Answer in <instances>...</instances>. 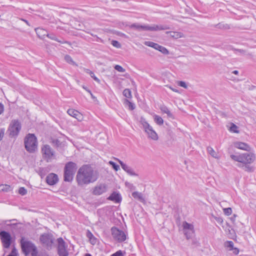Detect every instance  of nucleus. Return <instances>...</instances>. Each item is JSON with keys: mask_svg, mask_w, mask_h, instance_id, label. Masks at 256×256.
<instances>
[{"mask_svg": "<svg viewBox=\"0 0 256 256\" xmlns=\"http://www.w3.org/2000/svg\"><path fill=\"white\" fill-rule=\"evenodd\" d=\"M98 178V173L90 164H84L80 167L76 178L78 185L80 186L93 183Z\"/></svg>", "mask_w": 256, "mask_h": 256, "instance_id": "f257e3e1", "label": "nucleus"}, {"mask_svg": "<svg viewBox=\"0 0 256 256\" xmlns=\"http://www.w3.org/2000/svg\"><path fill=\"white\" fill-rule=\"evenodd\" d=\"M130 27L132 28L137 30L138 31H159L168 30L169 28L166 25L155 24H152V25H140L138 24H131Z\"/></svg>", "mask_w": 256, "mask_h": 256, "instance_id": "f03ea898", "label": "nucleus"}, {"mask_svg": "<svg viewBox=\"0 0 256 256\" xmlns=\"http://www.w3.org/2000/svg\"><path fill=\"white\" fill-rule=\"evenodd\" d=\"M24 147L30 152H34L38 149L37 138L34 134H28L24 140Z\"/></svg>", "mask_w": 256, "mask_h": 256, "instance_id": "7ed1b4c3", "label": "nucleus"}, {"mask_svg": "<svg viewBox=\"0 0 256 256\" xmlns=\"http://www.w3.org/2000/svg\"><path fill=\"white\" fill-rule=\"evenodd\" d=\"M140 122L142 125V128L148 138L154 140H157L158 139L157 133L154 130L152 126H150L144 118H141Z\"/></svg>", "mask_w": 256, "mask_h": 256, "instance_id": "20e7f679", "label": "nucleus"}, {"mask_svg": "<svg viewBox=\"0 0 256 256\" xmlns=\"http://www.w3.org/2000/svg\"><path fill=\"white\" fill-rule=\"evenodd\" d=\"M20 246L22 252L27 256L31 253L32 256H36L37 248L36 246L31 242L28 240L24 237H22L20 240Z\"/></svg>", "mask_w": 256, "mask_h": 256, "instance_id": "39448f33", "label": "nucleus"}, {"mask_svg": "<svg viewBox=\"0 0 256 256\" xmlns=\"http://www.w3.org/2000/svg\"><path fill=\"white\" fill-rule=\"evenodd\" d=\"M22 128L20 122L18 120H13L11 121L8 129L9 136L11 138L16 137Z\"/></svg>", "mask_w": 256, "mask_h": 256, "instance_id": "423d86ee", "label": "nucleus"}, {"mask_svg": "<svg viewBox=\"0 0 256 256\" xmlns=\"http://www.w3.org/2000/svg\"><path fill=\"white\" fill-rule=\"evenodd\" d=\"M76 170V164L73 162H68L65 165V182L72 180Z\"/></svg>", "mask_w": 256, "mask_h": 256, "instance_id": "0eeeda50", "label": "nucleus"}, {"mask_svg": "<svg viewBox=\"0 0 256 256\" xmlns=\"http://www.w3.org/2000/svg\"><path fill=\"white\" fill-rule=\"evenodd\" d=\"M42 158L47 162H50L54 158V152L48 144H44L41 148Z\"/></svg>", "mask_w": 256, "mask_h": 256, "instance_id": "6e6552de", "label": "nucleus"}, {"mask_svg": "<svg viewBox=\"0 0 256 256\" xmlns=\"http://www.w3.org/2000/svg\"><path fill=\"white\" fill-rule=\"evenodd\" d=\"M0 239L4 248H8L13 241L10 234L4 230L0 232Z\"/></svg>", "mask_w": 256, "mask_h": 256, "instance_id": "1a4fd4ad", "label": "nucleus"}, {"mask_svg": "<svg viewBox=\"0 0 256 256\" xmlns=\"http://www.w3.org/2000/svg\"><path fill=\"white\" fill-rule=\"evenodd\" d=\"M65 14L66 15V18L68 20V24H70L76 29L80 30L81 28V26L80 24L77 25L75 22V21L74 20L76 15V12L74 10L66 8V10H65Z\"/></svg>", "mask_w": 256, "mask_h": 256, "instance_id": "9d476101", "label": "nucleus"}, {"mask_svg": "<svg viewBox=\"0 0 256 256\" xmlns=\"http://www.w3.org/2000/svg\"><path fill=\"white\" fill-rule=\"evenodd\" d=\"M111 232L114 238L118 242H124L126 238V236L124 232L116 227H112L111 228Z\"/></svg>", "mask_w": 256, "mask_h": 256, "instance_id": "9b49d317", "label": "nucleus"}, {"mask_svg": "<svg viewBox=\"0 0 256 256\" xmlns=\"http://www.w3.org/2000/svg\"><path fill=\"white\" fill-rule=\"evenodd\" d=\"M40 240L43 245L48 248H51L54 244L53 236L49 234H44L41 235Z\"/></svg>", "mask_w": 256, "mask_h": 256, "instance_id": "f8f14e48", "label": "nucleus"}, {"mask_svg": "<svg viewBox=\"0 0 256 256\" xmlns=\"http://www.w3.org/2000/svg\"><path fill=\"white\" fill-rule=\"evenodd\" d=\"M182 226L183 228L184 233L186 238H190L194 232V226L186 222H182Z\"/></svg>", "mask_w": 256, "mask_h": 256, "instance_id": "ddd939ff", "label": "nucleus"}, {"mask_svg": "<svg viewBox=\"0 0 256 256\" xmlns=\"http://www.w3.org/2000/svg\"><path fill=\"white\" fill-rule=\"evenodd\" d=\"M144 44L146 46L153 48H154L159 50L163 54H168L169 53L168 50L166 48L152 42L146 41L144 42Z\"/></svg>", "mask_w": 256, "mask_h": 256, "instance_id": "4468645a", "label": "nucleus"}, {"mask_svg": "<svg viewBox=\"0 0 256 256\" xmlns=\"http://www.w3.org/2000/svg\"><path fill=\"white\" fill-rule=\"evenodd\" d=\"M255 158V155L252 153L242 154L241 163L245 164H252L254 161Z\"/></svg>", "mask_w": 256, "mask_h": 256, "instance_id": "2eb2a0df", "label": "nucleus"}, {"mask_svg": "<svg viewBox=\"0 0 256 256\" xmlns=\"http://www.w3.org/2000/svg\"><path fill=\"white\" fill-rule=\"evenodd\" d=\"M58 181V178L57 174L54 173L48 174L46 178V183L50 186L56 184Z\"/></svg>", "mask_w": 256, "mask_h": 256, "instance_id": "dca6fc26", "label": "nucleus"}, {"mask_svg": "<svg viewBox=\"0 0 256 256\" xmlns=\"http://www.w3.org/2000/svg\"><path fill=\"white\" fill-rule=\"evenodd\" d=\"M119 163L120 164L122 168L129 175L132 176H136L138 174L134 172V170L128 166L126 165L124 163L120 160H118Z\"/></svg>", "mask_w": 256, "mask_h": 256, "instance_id": "f3484780", "label": "nucleus"}, {"mask_svg": "<svg viewBox=\"0 0 256 256\" xmlns=\"http://www.w3.org/2000/svg\"><path fill=\"white\" fill-rule=\"evenodd\" d=\"M107 190L106 186L104 184H100L96 186L93 191V193L95 195H100L106 192Z\"/></svg>", "mask_w": 256, "mask_h": 256, "instance_id": "a211bd4d", "label": "nucleus"}, {"mask_svg": "<svg viewBox=\"0 0 256 256\" xmlns=\"http://www.w3.org/2000/svg\"><path fill=\"white\" fill-rule=\"evenodd\" d=\"M58 250L60 256H64V241L62 238L57 239Z\"/></svg>", "mask_w": 256, "mask_h": 256, "instance_id": "6ab92c4d", "label": "nucleus"}, {"mask_svg": "<svg viewBox=\"0 0 256 256\" xmlns=\"http://www.w3.org/2000/svg\"><path fill=\"white\" fill-rule=\"evenodd\" d=\"M234 146L235 148L240 150L246 151H250V146L245 142H236L234 143Z\"/></svg>", "mask_w": 256, "mask_h": 256, "instance_id": "aec40b11", "label": "nucleus"}, {"mask_svg": "<svg viewBox=\"0 0 256 256\" xmlns=\"http://www.w3.org/2000/svg\"><path fill=\"white\" fill-rule=\"evenodd\" d=\"M108 199L116 203H118L121 201L122 198L120 194L114 192L111 194Z\"/></svg>", "mask_w": 256, "mask_h": 256, "instance_id": "412c9836", "label": "nucleus"}, {"mask_svg": "<svg viewBox=\"0 0 256 256\" xmlns=\"http://www.w3.org/2000/svg\"><path fill=\"white\" fill-rule=\"evenodd\" d=\"M35 31L38 36L42 39H43L48 34V32L46 30L40 28H36Z\"/></svg>", "mask_w": 256, "mask_h": 256, "instance_id": "4be33fe9", "label": "nucleus"}, {"mask_svg": "<svg viewBox=\"0 0 256 256\" xmlns=\"http://www.w3.org/2000/svg\"><path fill=\"white\" fill-rule=\"evenodd\" d=\"M86 236L89 239L90 243L94 245L97 242V238L93 235V234L90 231L88 230L86 232Z\"/></svg>", "mask_w": 256, "mask_h": 256, "instance_id": "5701e85b", "label": "nucleus"}, {"mask_svg": "<svg viewBox=\"0 0 256 256\" xmlns=\"http://www.w3.org/2000/svg\"><path fill=\"white\" fill-rule=\"evenodd\" d=\"M132 196L134 197V198L142 202H145L144 198L141 192H133L132 193Z\"/></svg>", "mask_w": 256, "mask_h": 256, "instance_id": "b1692460", "label": "nucleus"}, {"mask_svg": "<svg viewBox=\"0 0 256 256\" xmlns=\"http://www.w3.org/2000/svg\"><path fill=\"white\" fill-rule=\"evenodd\" d=\"M166 34H170V36L174 38H178L184 37L182 33L178 32H167Z\"/></svg>", "mask_w": 256, "mask_h": 256, "instance_id": "393cba45", "label": "nucleus"}, {"mask_svg": "<svg viewBox=\"0 0 256 256\" xmlns=\"http://www.w3.org/2000/svg\"><path fill=\"white\" fill-rule=\"evenodd\" d=\"M207 151L208 153L213 158L219 159L220 156H218V154L214 151V150L210 146H208L207 148Z\"/></svg>", "mask_w": 256, "mask_h": 256, "instance_id": "a878e982", "label": "nucleus"}, {"mask_svg": "<svg viewBox=\"0 0 256 256\" xmlns=\"http://www.w3.org/2000/svg\"><path fill=\"white\" fill-rule=\"evenodd\" d=\"M230 158L236 161L239 162H242V154H230Z\"/></svg>", "mask_w": 256, "mask_h": 256, "instance_id": "bb28decb", "label": "nucleus"}, {"mask_svg": "<svg viewBox=\"0 0 256 256\" xmlns=\"http://www.w3.org/2000/svg\"><path fill=\"white\" fill-rule=\"evenodd\" d=\"M68 114L70 116L76 118L78 121H80L83 118L82 113H68Z\"/></svg>", "mask_w": 256, "mask_h": 256, "instance_id": "cd10ccee", "label": "nucleus"}, {"mask_svg": "<svg viewBox=\"0 0 256 256\" xmlns=\"http://www.w3.org/2000/svg\"><path fill=\"white\" fill-rule=\"evenodd\" d=\"M84 70L86 73L88 74L95 81L98 83H100V80L95 76L94 73L90 71L88 69H84Z\"/></svg>", "mask_w": 256, "mask_h": 256, "instance_id": "c85d7f7f", "label": "nucleus"}, {"mask_svg": "<svg viewBox=\"0 0 256 256\" xmlns=\"http://www.w3.org/2000/svg\"><path fill=\"white\" fill-rule=\"evenodd\" d=\"M12 190L11 187L8 184H1L0 185V191L4 192H7Z\"/></svg>", "mask_w": 256, "mask_h": 256, "instance_id": "c756f323", "label": "nucleus"}, {"mask_svg": "<svg viewBox=\"0 0 256 256\" xmlns=\"http://www.w3.org/2000/svg\"><path fill=\"white\" fill-rule=\"evenodd\" d=\"M65 60L69 64L77 66V64L72 60V58L70 56H65Z\"/></svg>", "mask_w": 256, "mask_h": 256, "instance_id": "7c9ffc66", "label": "nucleus"}, {"mask_svg": "<svg viewBox=\"0 0 256 256\" xmlns=\"http://www.w3.org/2000/svg\"><path fill=\"white\" fill-rule=\"evenodd\" d=\"M230 126L229 127V130L234 133H238V127L233 123L230 124Z\"/></svg>", "mask_w": 256, "mask_h": 256, "instance_id": "2f4dec72", "label": "nucleus"}, {"mask_svg": "<svg viewBox=\"0 0 256 256\" xmlns=\"http://www.w3.org/2000/svg\"><path fill=\"white\" fill-rule=\"evenodd\" d=\"M154 121L156 124L158 125H162L164 123L162 118L158 115L154 116Z\"/></svg>", "mask_w": 256, "mask_h": 256, "instance_id": "473e14b6", "label": "nucleus"}, {"mask_svg": "<svg viewBox=\"0 0 256 256\" xmlns=\"http://www.w3.org/2000/svg\"><path fill=\"white\" fill-rule=\"evenodd\" d=\"M122 93L123 95L126 98H131L132 96L131 91L130 89L126 88L124 90Z\"/></svg>", "mask_w": 256, "mask_h": 256, "instance_id": "72a5a7b5", "label": "nucleus"}, {"mask_svg": "<svg viewBox=\"0 0 256 256\" xmlns=\"http://www.w3.org/2000/svg\"><path fill=\"white\" fill-rule=\"evenodd\" d=\"M125 104H126V105L128 107V110H132L134 109V108H135L134 104L130 102L128 100H125Z\"/></svg>", "mask_w": 256, "mask_h": 256, "instance_id": "f704fd0d", "label": "nucleus"}, {"mask_svg": "<svg viewBox=\"0 0 256 256\" xmlns=\"http://www.w3.org/2000/svg\"><path fill=\"white\" fill-rule=\"evenodd\" d=\"M225 246L229 248L230 250H232L234 248V242L232 241H227L225 242Z\"/></svg>", "mask_w": 256, "mask_h": 256, "instance_id": "c9c22d12", "label": "nucleus"}, {"mask_svg": "<svg viewBox=\"0 0 256 256\" xmlns=\"http://www.w3.org/2000/svg\"><path fill=\"white\" fill-rule=\"evenodd\" d=\"M108 164L112 166V168L118 171V170H120V166L116 164L115 162H114L112 161H110L108 162Z\"/></svg>", "mask_w": 256, "mask_h": 256, "instance_id": "e433bc0d", "label": "nucleus"}, {"mask_svg": "<svg viewBox=\"0 0 256 256\" xmlns=\"http://www.w3.org/2000/svg\"><path fill=\"white\" fill-rule=\"evenodd\" d=\"M18 193L22 196H24L26 194L27 190L24 187H21L18 190Z\"/></svg>", "mask_w": 256, "mask_h": 256, "instance_id": "4c0bfd02", "label": "nucleus"}, {"mask_svg": "<svg viewBox=\"0 0 256 256\" xmlns=\"http://www.w3.org/2000/svg\"><path fill=\"white\" fill-rule=\"evenodd\" d=\"M224 212L225 214L230 216L232 213V210L230 208H225L224 209Z\"/></svg>", "mask_w": 256, "mask_h": 256, "instance_id": "58836bf2", "label": "nucleus"}, {"mask_svg": "<svg viewBox=\"0 0 256 256\" xmlns=\"http://www.w3.org/2000/svg\"><path fill=\"white\" fill-rule=\"evenodd\" d=\"M112 44L116 48H120L121 47V44H120V43L116 40H112Z\"/></svg>", "mask_w": 256, "mask_h": 256, "instance_id": "ea45409f", "label": "nucleus"}, {"mask_svg": "<svg viewBox=\"0 0 256 256\" xmlns=\"http://www.w3.org/2000/svg\"><path fill=\"white\" fill-rule=\"evenodd\" d=\"M51 142L54 146L57 147L59 146L61 144L60 142L57 139L52 140Z\"/></svg>", "mask_w": 256, "mask_h": 256, "instance_id": "a19ab883", "label": "nucleus"}, {"mask_svg": "<svg viewBox=\"0 0 256 256\" xmlns=\"http://www.w3.org/2000/svg\"><path fill=\"white\" fill-rule=\"evenodd\" d=\"M124 254H125V252H123L121 250H119L115 253L112 254L110 256H123Z\"/></svg>", "mask_w": 256, "mask_h": 256, "instance_id": "79ce46f5", "label": "nucleus"}, {"mask_svg": "<svg viewBox=\"0 0 256 256\" xmlns=\"http://www.w3.org/2000/svg\"><path fill=\"white\" fill-rule=\"evenodd\" d=\"M114 68L119 72H124L125 71V70L120 65H116Z\"/></svg>", "mask_w": 256, "mask_h": 256, "instance_id": "37998d69", "label": "nucleus"}, {"mask_svg": "<svg viewBox=\"0 0 256 256\" xmlns=\"http://www.w3.org/2000/svg\"><path fill=\"white\" fill-rule=\"evenodd\" d=\"M254 170V168L248 165H246L245 166V170L248 172H252Z\"/></svg>", "mask_w": 256, "mask_h": 256, "instance_id": "c03bdc74", "label": "nucleus"}, {"mask_svg": "<svg viewBox=\"0 0 256 256\" xmlns=\"http://www.w3.org/2000/svg\"><path fill=\"white\" fill-rule=\"evenodd\" d=\"M46 36L48 37V38L52 39V40H58L56 36L54 34H48L47 35H46Z\"/></svg>", "mask_w": 256, "mask_h": 256, "instance_id": "a18cd8bd", "label": "nucleus"}, {"mask_svg": "<svg viewBox=\"0 0 256 256\" xmlns=\"http://www.w3.org/2000/svg\"><path fill=\"white\" fill-rule=\"evenodd\" d=\"M178 85L184 88H187L186 84L185 82L182 81H180L178 82Z\"/></svg>", "mask_w": 256, "mask_h": 256, "instance_id": "49530a36", "label": "nucleus"}, {"mask_svg": "<svg viewBox=\"0 0 256 256\" xmlns=\"http://www.w3.org/2000/svg\"><path fill=\"white\" fill-rule=\"evenodd\" d=\"M233 250V253L234 254H238L239 252V250L237 248H234L233 250Z\"/></svg>", "mask_w": 256, "mask_h": 256, "instance_id": "de8ad7c7", "label": "nucleus"}, {"mask_svg": "<svg viewBox=\"0 0 256 256\" xmlns=\"http://www.w3.org/2000/svg\"><path fill=\"white\" fill-rule=\"evenodd\" d=\"M216 220L218 223L222 224L223 222V220L221 218H216Z\"/></svg>", "mask_w": 256, "mask_h": 256, "instance_id": "09e8293b", "label": "nucleus"}, {"mask_svg": "<svg viewBox=\"0 0 256 256\" xmlns=\"http://www.w3.org/2000/svg\"><path fill=\"white\" fill-rule=\"evenodd\" d=\"M4 110V104L0 102V112H3Z\"/></svg>", "mask_w": 256, "mask_h": 256, "instance_id": "8fccbe9b", "label": "nucleus"}, {"mask_svg": "<svg viewBox=\"0 0 256 256\" xmlns=\"http://www.w3.org/2000/svg\"><path fill=\"white\" fill-rule=\"evenodd\" d=\"M20 20H22V21L24 22H25V23H26L28 26H30V23H29V22H28L27 20H24V19L22 18H20Z\"/></svg>", "mask_w": 256, "mask_h": 256, "instance_id": "3c124183", "label": "nucleus"}, {"mask_svg": "<svg viewBox=\"0 0 256 256\" xmlns=\"http://www.w3.org/2000/svg\"><path fill=\"white\" fill-rule=\"evenodd\" d=\"M236 50L242 54H244L245 53V51L243 50Z\"/></svg>", "mask_w": 256, "mask_h": 256, "instance_id": "603ef678", "label": "nucleus"}, {"mask_svg": "<svg viewBox=\"0 0 256 256\" xmlns=\"http://www.w3.org/2000/svg\"><path fill=\"white\" fill-rule=\"evenodd\" d=\"M232 74H238V70H234L232 72Z\"/></svg>", "mask_w": 256, "mask_h": 256, "instance_id": "864d4df0", "label": "nucleus"}, {"mask_svg": "<svg viewBox=\"0 0 256 256\" xmlns=\"http://www.w3.org/2000/svg\"><path fill=\"white\" fill-rule=\"evenodd\" d=\"M119 35H120V36H124V37H125V38H126V37H127V36H126L125 34H122V33H120V34H119Z\"/></svg>", "mask_w": 256, "mask_h": 256, "instance_id": "5fc2aeb1", "label": "nucleus"}, {"mask_svg": "<svg viewBox=\"0 0 256 256\" xmlns=\"http://www.w3.org/2000/svg\"><path fill=\"white\" fill-rule=\"evenodd\" d=\"M68 252H66V251L65 250V255H64V256H68Z\"/></svg>", "mask_w": 256, "mask_h": 256, "instance_id": "6e6d98bb", "label": "nucleus"}, {"mask_svg": "<svg viewBox=\"0 0 256 256\" xmlns=\"http://www.w3.org/2000/svg\"><path fill=\"white\" fill-rule=\"evenodd\" d=\"M85 256H92L90 254H86Z\"/></svg>", "mask_w": 256, "mask_h": 256, "instance_id": "4d7b16f0", "label": "nucleus"}, {"mask_svg": "<svg viewBox=\"0 0 256 256\" xmlns=\"http://www.w3.org/2000/svg\"><path fill=\"white\" fill-rule=\"evenodd\" d=\"M34 256H40L38 254V251L36 252V256L34 255Z\"/></svg>", "mask_w": 256, "mask_h": 256, "instance_id": "13d9d810", "label": "nucleus"}, {"mask_svg": "<svg viewBox=\"0 0 256 256\" xmlns=\"http://www.w3.org/2000/svg\"><path fill=\"white\" fill-rule=\"evenodd\" d=\"M64 44H68V45H70V44L68 42H64Z\"/></svg>", "mask_w": 256, "mask_h": 256, "instance_id": "bf43d9fd", "label": "nucleus"}, {"mask_svg": "<svg viewBox=\"0 0 256 256\" xmlns=\"http://www.w3.org/2000/svg\"><path fill=\"white\" fill-rule=\"evenodd\" d=\"M70 112V109H69V110H67V112Z\"/></svg>", "mask_w": 256, "mask_h": 256, "instance_id": "052dcab7", "label": "nucleus"}, {"mask_svg": "<svg viewBox=\"0 0 256 256\" xmlns=\"http://www.w3.org/2000/svg\"><path fill=\"white\" fill-rule=\"evenodd\" d=\"M173 91L177 92V90H176V89L173 90Z\"/></svg>", "mask_w": 256, "mask_h": 256, "instance_id": "680f3d73", "label": "nucleus"}, {"mask_svg": "<svg viewBox=\"0 0 256 256\" xmlns=\"http://www.w3.org/2000/svg\"><path fill=\"white\" fill-rule=\"evenodd\" d=\"M173 91L177 92V90H176V89L173 90Z\"/></svg>", "mask_w": 256, "mask_h": 256, "instance_id": "e2e57ef3", "label": "nucleus"}]
</instances>
